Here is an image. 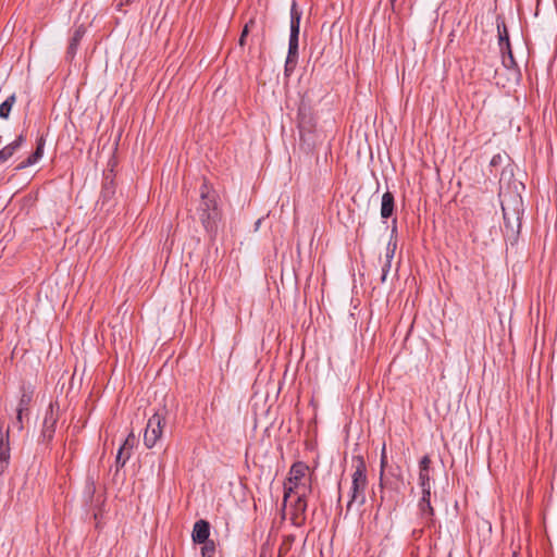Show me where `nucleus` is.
Here are the masks:
<instances>
[{
	"label": "nucleus",
	"instance_id": "1",
	"mask_svg": "<svg viewBox=\"0 0 557 557\" xmlns=\"http://www.w3.org/2000/svg\"><path fill=\"white\" fill-rule=\"evenodd\" d=\"M311 493V473L310 468L304 462H295L284 483L283 505L287 507V503L294 495L308 496Z\"/></svg>",
	"mask_w": 557,
	"mask_h": 557
},
{
	"label": "nucleus",
	"instance_id": "2",
	"mask_svg": "<svg viewBox=\"0 0 557 557\" xmlns=\"http://www.w3.org/2000/svg\"><path fill=\"white\" fill-rule=\"evenodd\" d=\"M366 466L362 460H359L352 475L351 484L349 488V500L347 509H351L352 506L361 507L366 502V488L368 485Z\"/></svg>",
	"mask_w": 557,
	"mask_h": 557
},
{
	"label": "nucleus",
	"instance_id": "3",
	"mask_svg": "<svg viewBox=\"0 0 557 557\" xmlns=\"http://www.w3.org/2000/svg\"><path fill=\"white\" fill-rule=\"evenodd\" d=\"M497 30L499 37V47L503 53L507 52V57L503 58V70L507 72L508 81L516 82L518 79V70L509 44V36L504 21L497 22Z\"/></svg>",
	"mask_w": 557,
	"mask_h": 557
},
{
	"label": "nucleus",
	"instance_id": "4",
	"mask_svg": "<svg viewBox=\"0 0 557 557\" xmlns=\"http://www.w3.org/2000/svg\"><path fill=\"white\" fill-rule=\"evenodd\" d=\"M166 422L165 410L156 412L149 418L144 434V443L148 448H152L162 437L163 429Z\"/></svg>",
	"mask_w": 557,
	"mask_h": 557
},
{
	"label": "nucleus",
	"instance_id": "5",
	"mask_svg": "<svg viewBox=\"0 0 557 557\" xmlns=\"http://www.w3.org/2000/svg\"><path fill=\"white\" fill-rule=\"evenodd\" d=\"M300 12L297 11L296 2L294 1L290 9V36H289V47H288V57L286 63L288 64L297 57L298 51V36H299V25H300Z\"/></svg>",
	"mask_w": 557,
	"mask_h": 557
},
{
	"label": "nucleus",
	"instance_id": "6",
	"mask_svg": "<svg viewBox=\"0 0 557 557\" xmlns=\"http://www.w3.org/2000/svg\"><path fill=\"white\" fill-rule=\"evenodd\" d=\"M307 496L294 495V497L287 503L293 509V521L295 524H300L304 521V515L307 509Z\"/></svg>",
	"mask_w": 557,
	"mask_h": 557
},
{
	"label": "nucleus",
	"instance_id": "7",
	"mask_svg": "<svg viewBox=\"0 0 557 557\" xmlns=\"http://www.w3.org/2000/svg\"><path fill=\"white\" fill-rule=\"evenodd\" d=\"M396 248H397L396 240L391 239L386 245L385 253L383 257V264H382V277H381L382 282H385L386 276L392 268V261L394 259Z\"/></svg>",
	"mask_w": 557,
	"mask_h": 557
},
{
	"label": "nucleus",
	"instance_id": "8",
	"mask_svg": "<svg viewBox=\"0 0 557 557\" xmlns=\"http://www.w3.org/2000/svg\"><path fill=\"white\" fill-rule=\"evenodd\" d=\"M209 534H210V525L206 520H198L194 524L191 536H193V541L195 543H199V544L205 543L208 540Z\"/></svg>",
	"mask_w": 557,
	"mask_h": 557
},
{
	"label": "nucleus",
	"instance_id": "9",
	"mask_svg": "<svg viewBox=\"0 0 557 557\" xmlns=\"http://www.w3.org/2000/svg\"><path fill=\"white\" fill-rule=\"evenodd\" d=\"M57 422L55 414L51 408H49L46 412L45 419H44V426H42V436L47 440L52 438L54 433V425Z\"/></svg>",
	"mask_w": 557,
	"mask_h": 557
},
{
	"label": "nucleus",
	"instance_id": "10",
	"mask_svg": "<svg viewBox=\"0 0 557 557\" xmlns=\"http://www.w3.org/2000/svg\"><path fill=\"white\" fill-rule=\"evenodd\" d=\"M24 137L20 135L14 141L0 150V163L8 161L22 146Z\"/></svg>",
	"mask_w": 557,
	"mask_h": 557
},
{
	"label": "nucleus",
	"instance_id": "11",
	"mask_svg": "<svg viewBox=\"0 0 557 557\" xmlns=\"http://www.w3.org/2000/svg\"><path fill=\"white\" fill-rule=\"evenodd\" d=\"M10 458L8 433L4 435L0 430V471H4Z\"/></svg>",
	"mask_w": 557,
	"mask_h": 557
},
{
	"label": "nucleus",
	"instance_id": "12",
	"mask_svg": "<svg viewBox=\"0 0 557 557\" xmlns=\"http://www.w3.org/2000/svg\"><path fill=\"white\" fill-rule=\"evenodd\" d=\"M394 211V196L386 191L382 196V205H381V216L384 219L389 218Z\"/></svg>",
	"mask_w": 557,
	"mask_h": 557
},
{
	"label": "nucleus",
	"instance_id": "13",
	"mask_svg": "<svg viewBox=\"0 0 557 557\" xmlns=\"http://www.w3.org/2000/svg\"><path fill=\"white\" fill-rule=\"evenodd\" d=\"M201 198H202V210L207 212L206 214V219L207 220H210V219H213L214 215L210 212V210H215L216 208V203H215V200L213 197H210L209 194L206 191V190H202L201 191Z\"/></svg>",
	"mask_w": 557,
	"mask_h": 557
},
{
	"label": "nucleus",
	"instance_id": "14",
	"mask_svg": "<svg viewBox=\"0 0 557 557\" xmlns=\"http://www.w3.org/2000/svg\"><path fill=\"white\" fill-rule=\"evenodd\" d=\"M44 145L41 143L38 144L36 151L30 154L25 161H23L17 169H25L35 164L41 157L44 151Z\"/></svg>",
	"mask_w": 557,
	"mask_h": 557
},
{
	"label": "nucleus",
	"instance_id": "15",
	"mask_svg": "<svg viewBox=\"0 0 557 557\" xmlns=\"http://www.w3.org/2000/svg\"><path fill=\"white\" fill-rule=\"evenodd\" d=\"M419 481H420V486L422 488V493H424V502H426L428 496H431L429 471L420 470Z\"/></svg>",
	"mask_w": 557,
	"mask_h": 557
},
{
	"label": "nucleus",
	"instance_id": "16",
	"mask_svg": "<svg viewBox=\"0 0 557 557\" xmlns=\"http://www.w3.org/2000/svg\"><path fill=\"white\" fill-rule=\"evenodd\" d=\"M16 97L15 95H11L0 104V117L8 119L13 106L15 104Z\"/></svg>",
	"mask_w": 557,
	"mask_h": 557
},
{
	"label": "nucleus",
	"instance_id": "17",
	"mask_svg": "<svg viewBox=\"0 0 557 557\" xmlns=\"http://www.w3.org/2000/svg\"><path fill=\"white\" fill-rule=\"evenodd\" d=\"M419 510L423 518L431 519L433 517L434 512L431 506L430 496H428L426 502H424V493H422V497L419 502Z\"/></svg>",
	"mask_w": 557,
	"mask_h": 557
},
{
	"label": "nucleus",
	"instance_id": "18",
	"mask_svg": "<svg viewBox=\"0 0 557 557\" xmlns=\"http://www.w3.org/2000/svg\"><path fill=\"white\" fill-rule=\"evenodd\" d=\"M33 392L32 391H23L16 411H20V413H23V411L28 409V406L32 401Z\"/></svg>",
	"mask_w": 557,
	"mask_h": 557
},
{
	"label": "nucleus",
	"instance_id": "19",
	"mask_svg": "<svg viewBox=\"0 0 557 557\" xmlns=\"http://www.w3.org/2000/svg\"><path fill=\"white\" fill-rule=\"evenodd\" d=\"M387 465V458H386V451H385V444L383 445V448H382V455H381V472H380V485L383 486V474H384V469Z\"/></svg>",
	"mask_w": 557,
	"mask_h": 557
},
{
	"label": "nucleus",
	"instance_id": "20",
	"mask_svg": "<svg viewBox=\"0 0 557 557\" xmlns=\"http://www.w3.org/2000/svg\"><path fill=\"white\" fill-rule=\"evenodd\" d=\"M253 24V20H250L245 26H244V29L242 32V35H240V38H239V46H244L245 45V39L249 33V28L250 26Z\"/></svg>",
	"mask_w": 557,
	"mask_h": 557
},
{
	"label": "nucleus",
	"instance_id": "21",
	"mask_svg": "<svg viewBox=\"0 0 557 557\" xmlns=\"http://www.w3.org/2000/svg\"><path fill=\"white\" fill-rule=\"evenodd\" d=\"M133 440H134V435H133V434H129V436L126 438V441H125L124 445L120 448V450H119V453H117V457H116L117 461H120V460H121L122 455H123L124 450L126 449V446H127V445L131 443V441H133Z\"/></svg>",
	"mask_w": 557,
	"mask_h": 557
},
{
	"label": "nucleus",
	"instance_id": "22",
	"mask_svg": "<svg viewBox=\"0 0 557 557\" xmlns=\"http://www.w3.org/2000/svg\"><path fill=\"white\" fill-rule=\"evenodd\" d=\"M430 462V458L428 456H424L420 461V470L429 471Z\"/></svg>",
	"mask_w": 557,
	"mask_h": 557
},
{
	"label": "nucleus",
	"instance_id": "23",
	"mask_svg": "<svg viewBox=\"0 0 557 557\" xmlns=\"http://www.w3.org/2000/svg\"><path fill=\"white\" fill-rule=\"evenodd\" d=\"M22 414L23 413H20V411H16V423L15 424H16L17 430L23 429Z\"/></svg>",
	"mask_w": 557,
	"mask_h": 557
},
{
	"label": "nucleus",
	"instance_id": "24",
	"mask_svg": "<svg viewBox=\"0 0 557 557\" xmlns=\"http://www.w3.org/2000/svg\"><path fill=\"white\" fill-rule=\"evenodd\" d=\"M79 40H75V38H72L71 45H70V52L74 53Z\"/></svg>",
	"mask_w": 557,
	"mask_h": 557
},
{
	"label": "nucleus",
	"instance_id": "25",
	"mask_svg": "<svg viewBox=\"0 0 557 557\" xmlns=\"http://www.w3.org/2000/svg\"><path fill=\"white\" fill-rule=\"evenodd\" d=\"M79 40H75V38H72L71 45H70V52L74 53Z\"/></svg>",
	"mask_w": 557,
	"mask_h": 557
},
{
	"label": "nucleus",
	"instance_id": "26",
	"mask_svg": "<svg viewBox=\"0 0 557 557\" xmlns=\"http://www.w3.org/2000/svg\"><path fill=\"white\" fill-rule=\"evenodd\" d=\"M83 35H84V30H83L82 28H78V29L75 32V34H74V36H73V37L75 38V40H81V38L83 37Z\"/></svg>",
	"mask_w": 557,
	"mask_h": 557
},
{
	"label": "nucleus",
	"instance_id": "27",
	"mask_svg": "<svg viewBox=\"0 0 557 557\" xmlns=\"http://www.w3.org/2000/svg\"><path fill=\"white\" fill-rule=\"evenodd\" d=\"M209 552H213V546H211V547L205 546L202 548V555L203 556L207 555V553H209Z\"/></svg>",
	"mask_w": 557,
	"mask_h": 557
},
{
	"label": "nucleus",
	"instance_id": "28",
	"mask_svg": "<svg viewBox=\"0 0 557 557\" xmlns=\"http://www.w3.org/2000/svg\"><path fill=\"white\" fill-rule=\"evenodd\" d=\"M502 208H503V213H504V218L507 219V210H506V207L504 206V203H502Z\"/></svg>",
	"mask_w": 557,
	"mask_h": 557
},
{
	"label": "nucleus",
	"instance_id": "29",
	"mask_svg": "<svg viewBox=\"0 0 557 557\" xmlns=\"http://www.w3.org/2000/svg\"><path fill=\"white\" fill-rule=\"evenodd\" d=\"M502 75L500 70H496V76L499 77Z\"/></svg>",
	"mask_w": 557,
	"mask_h": 557
},
{
	"label": "nucleus",
	"instance_id": "30",
	"mask_svg": "<svg viewBox=\"0 0 557 557\" xmlns=\"http://www.w3.org/2000/svg\"><path fill=\"white\" fill-rule=\"evenodd\" d=\"M497 84H502L503 86H506V84L504 82H502L500 79L497 81Z\"/></svg>",
	"mask_w": 557,
	"mask_h": 557
},
{
	"label": "nucleus",
	"instance_id": "31",
	"mask_svg": "<svg viewBox=\"0 0 557 557\" xmlns=\"http://www.w3.org/2000/svg\"><path fill=\"white\" fill-rule=\"evenodd\" d=\"M396 0H391L392 7L394 8Z\"/></svg>",
	"mask_w": 557,
	"mask_h": 557
},
{
	"label": "nucleus",
	"instance_id": "32",
	"mask_svg": "<svg viewBox=\"0 0 557 557\" xmlns=\"http://www.w3.org/2000/svg\"><path fill=\"white\" fill-rule=\"evenodd\" d=\"M512 557H517V555H516V554H513V556H512Z\"/></svg>",
	"mask_w": 557,
	"mask_h": 557
}]
</instances>
